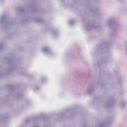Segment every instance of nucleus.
Instances as JSON below:
<instances>
[{"mask_svg": "<svg viewBox=\"0 0 127 127\" xmlns=\"http://www.w3.org/2000/svg\"><path fill=\"white\" fill-rule=\"evenodd\" d=\"M126 103L125 102H122L120 105V107L121 108H123L125 106Z\"/></svg>", "mask_w": 127, "mask_h": 127, "instance_id": "423d86ee", "label": "nucleus"}, {"mask_svg": "<svg viewBox=\"0 0 127 127\" xmlns=\"http://www.w3.org/2000/svg\"><path fill=\"white\" fill-rule=\"evenodd\" d=\"M92 89L91 88H89L86 91V92L87 93H89L91 91Z\"/></svg>", "mask_w": 127, "mask_h": 127, "instance_id": "6e6552de", "label": "nucleus"}, {"mask_svg": "<svg viewBox=\"0 0 127 127\" xmlns=\"http://www.w3.org/2000/svg\"><path fill=\"white\" fill-rule=\"evenodd\" d=\"M100 127H102V126H101Z\"/></svg>", "mask_w": 127, "mask_h": 127, "instance_id": "412c9836", "label": "nucleus"}, {"mask_svg": "<svg viewBox=\"0 0 127 127\" xmlns=\"http://www.w3.org/2000/svg\"><path fill=\"white\" fill-rule=\"evenodd\" d=\"M96 28L97 27L95 26V24L91 23H89L88 25L85 27V29L89 31Z\"/></svg>", "mask_w": 127, "mask_h": 127, "instance_id": "f03ea898", "label": "nucleus"}, {"mask_svg": "<svg viewBox=\"0 0 127 127\" xmlns=\"http://www.w3.org/2000/svg\"><path fill=\"white\" fill-rule=\"evenodd\" d=\"M3 46L2 43H0V50H1L3 48Z\"/></svg>", "mask_w": 127, "mask_h": 127, "instance_id": "9b49d317", "label": "nucleus"}, {"mask_svg": "<svg viewBox=\"0 0 127 127\" xmlns=\"http://www.w3.org/2000/svg\"><path fill=\"white\" fill-rule=\"evenodd\" d=\"M112 106V105L110 104L108 106V107H111Z\"/></svg>", "mask_w": 127, "mask_h": 127, "instance_id": "dca6fc26", "label": "nucleus"}, {"mask_svg": "<svg viewBox=\"0 0 127 127\" xmlns=\"http://www.w3.org/2000/svg\"><path fill=\"white\" fill-rule=\"evenodd\" d=\"M126 51L127 52V42H126Z\"/></svg>", "mask_w": 127, "mask_h": 127, "instance_id": "4468645a", "label": "nucleus"}, {"mask_svg": "<svg viewBox=\"0 0 127 127\" xmlns=\"http://www.w3.org/2000/svg\"><path fill=\"white\" fill-rule=\"evenodd\" d=\"M52 33L53 34V35H56V33H57V32L56 31H53L52 32Z\"/></svg>", "mask_w": 127, "mask_h": 127, "instance_id": "9d476101", "label": "nucleus"}, {"mask_svg": "<svg viewBox=\"0 0 127 127\" xmlns=\"http://www.w3.org/2000/svg\"><path fill=\"white\" fill-rule=\"evenodd\" d=\"M118 78L119 79H123V78L121 75H119L118 76Z\"/></svg>", "mask_w": 127, "mask_h": 127, "instance_id": "f8f14e48", "label": "nucleus"}, {"mask_svg": "<svg viewBox=\"0 0 127 127\" xmlns=\"http://www.w3.org/2000/svg\"><path fill=\"white\" fill-rule=\"evenodd\" d=\"M69 25L71 26H72L74 23V21L73 20H71L68 21Z\"/></svg>", "mask_w": 127, "mask_h": 127, "instance_id": "39448f33", "label": "nucleus"}, {"mask_svg": "<svg viewBox=\"0 0 127 127\" xmlns=\"http://www.w3.org/2000/svg\"><path fill=\"white\" fill-rule=\"evenodd\" d=\"M41 49L43 52L45 53L49 54L51 52L50 49L47 47H43Z\"/></svg>", "mask_w": 127, "mask_h": 127, "instance_id": "20e7f679", "label": "nucleus"}, {"mask_svg": "<svg viewBox=\"0 0 127 127\" xmlns=\"http://www.w3.org/2000/svg\"><path fill=\"white\" fill-rule=\"evenodd\" d=\"M44 79H46V78L45 77H44Z\"/></svg>", "mask_w": 127, "mask_h": 127, "instance_id": "a211bd4d", "label": "nucleus"}, {"mask_svg": "<svg viewBox=\"0 0 127 127\" xmlns=\"http://www.w3.org/2000/svg\"><path fill=\"white\" fill-rule=\"evenodd\" d=\"M4 0H0V3H2Z\"/></svg>", "mask_w": 127, "mask_h": 127, "instance_id": "2eb2a0df", "label": "nucleus"}, {"mask_svg": "<svg viewBox=\"0 0 127 127\" xmlns=\"http://www.w3.org/2000/svg\"><path fill=\"white\" fill-rule=\"evenodd\" d=\"M114 22V20L113 19L111 18L109 19L107 21L105 24L106 26L110 27Z\"/></svg>", "mask_w": 127, "mask_h": 127, "instance_id": "7ed1b4c3", "label": "nucleus"}, {"mask_svg": "<svg viewBox=\"0 0 127 127\" xmlns=\"http://www.w3.org/2000/svg\"><path fill=\"white\" fill-rule=\"evenodd\" d=\"M13 22L11 20L7 19V17L5 14L3 15L0 17V26H3L7 27L10 26Z\"/></svg>", "mask_w": 127, "mask_h": 127, "instance_id": "f257e3e1", "label": "nucleus"}, {"mask_svg": "<svg viewBox=\"0 0 127 127\" xmlns=\"http://www.w3.org/2000/svg\"><path fill=\"white\" fill-rule=\"evenodd\" d=\"M35 21L37 22L40 23L41 22V19L39 18H36L35 20Z\"/></svg>", "mask_w": 127, "mask_h": 127, "instance_id": "0eeeda50", "label": "nucleus"}, {"mask_svg": "<svg viewBox=\"0 0 127 127\" xmlns=\"http://www.w3.org/2000/svg\"><path fill=\"white\" fill-rule=\"evenodd\" d=\"M105 48H107L109 46V44H106L105 45Z\"/></svg>", "mask_w": 127, "mask_h": 127, "instance_id": "ddd939ff", "label": "nucleus"}, {"mask_svg": "<svg viewBox=\"0 0 127 127\" xmlns=\"http://www.w3.org/2000/svg\"><path fill=\"white\" fill-rule=\"evenodd\" d=\"M19 11L21 12H24V9L22 8H20L19 9Z\"/></svg>", "mask_w": 127, "mask_h": 127, "instance_id": "1a4fd4ad", "label": "nucleus"}, {"mask_svg": "<svg viewBox=\"0 0 127 127\" xmlns=\"http://www.w3.org/2000/svg\"><path fill=\"white\" fill-rule=\"evenodd\" d=\"M34 127H36V126H34Z\"/></svg>", "mask_w": 127, "mask_h": 127, "instance_id": "6ab92c4d", "label": "nucleus"}, {"mask_svg": "<svg viewBox=\"0 0 127 127\" xmlns=\"http://www.w3.org/2000/svg\"><path fill=\"white\" fill-rule=\"evenodd\" d=\"M42 82H43V81H42Z\"/></svg>", "mask_w": 127, "mask_h": 127, "instance_id": "aec40b11", "label": "nucleus"}, {"mask_svg": "<svg viewBox=\"0 0 127 127\" xmlns=\"http://www.w3.org/2000/svg\"><path fill=\"white\" fill-rule=\"evenodd\" d=\"M104 63H105L104 62H101V63H102V64Z\"/></svg>", "mask_w": 127, "mask_h": 127, "instance_id": "f3484780", "label": "nucleus"}]
</instances>
